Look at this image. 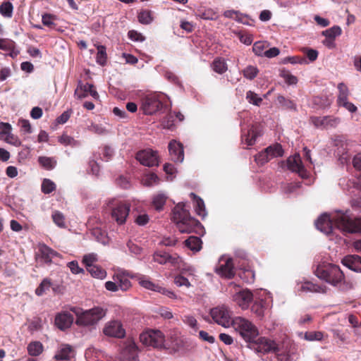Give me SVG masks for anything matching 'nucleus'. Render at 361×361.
<instances>
[{
	"mask_svg": "<svg viewBox=\"0 0 361 361\" xmlns=\"http://www.w3.org/2000/svg\"><path fill=\"white\" fill-rule=\"evenodd\" d=\"M106 59L107 56L105 47L102 45L98 46L96 57L97 62L102 66H104L106 63Z\"/></svg>",
	"mask_w": 361,
	"mask_h": 361,
	"instance_id": "nucleus-45",
	"label": "nucleus"
},
{
	"mask_svg": "<svg viewBox=\"0 0 361 361\" xmlns=\"http://www.w3.org/2000/svg\"><path fill=\"white\" fill-rule=\"evenodd\" d=\"M52 283L49 279H44L40 283L39 286L36 288L35 293L38 296L42 295L47 290H48Z\"/></svg>",
	"mask_w": 361,
	"mask_h": 361,
	"instance_id": "nucleus-43",
	"label": "nucleus"
},
{
	"mask_svg": "<svg viewBox=\"0 0 361 361\" xmlns=\"http://www.w3.org/2000/svg\"><path fill=\"white\" fill-rule=\"evenodd\" d=\"M172 221L182 233H197L201 224L190 215L183 204H178L173 209Z\"/></svg>",
	"mask_w": 361,
	"mask_h": 361,
	"instance_id": "nucleus-1",
	"label": "nucleus"
},
{
	"mask_svg": "<svg viewBox=\"0 0 361 361\" xmlns=\"http://www.w3.org/2000/svg\"><path fill=\"white\" fill-rule=\"evenodd\" d=\"M137 17L139 22L144 25L150 24L153 21L152 11L149 10L141 11Z\"/></svg>",
	"mask_w": 361,
	"mask_h": 361,
	"instance_id": "nucleus-40",
	"label": "nucleus"
},
{
	"mask_svg": "<svg viewBox=\"0 0 361 361\" xmlns=\"http://www.w3.org/2000/svg\"><path fill=\"white\" fill-rule=\"evenodd\" d=\"M232 300L242 310H245L248 309L250 302L253 300V295L249 290L245 289L235 293L232 296Z\"/></svg>",
	"mask_w": 361,
	"mask_h": 361,
	"instance_id": "nucleus-14",
	"label": "nucleus"
},
{
	"mask_svg": "<svg viewBox=\"0 0 361 361\" xmlns=\"http://www.w3.org/2000/svg\"><path fill=\"white\" fill-rule=\"evenodd\" d=\"M169 151L171 159L175 162H183L184 159V152L182 144L173 140L169 144Z\"/></svg>",
	"mask_w": 361,
	"mask_h": 361,
	"instance_id": "nucleus-19",
	"label": "nucleus"
},
{
	"mask_svg": "<svg viewBox=\"0 0 361 361\" xmlns=\"http://www.w3.org/2000/svg\"><path fill=\"white\" fill-rule=\"evenodd\" d=\"M325 337L322 331H307L305 334L304 338L308 341H319Z\"/></svg>",
	"mask_w": 361,
	"mask_h": 361,
	"instance_id": "nucleus-44",
	"label": "nucleus"
},
{
	"mask_svg": "<svg viewBox=\"0 0 361 361\" xmlns=\"http://www.w3.org/2000/svg\"><path fill=\"white\" fill-rule=\"evenodd\" d=\"M68 267L73 274H78L84 272V269L80 268L77 261H72L68 263Z\"/></svg>",
	"mask_w": 361,
	"mask_h": 361,
	"instance_id": "nucleus-62",
	"label": "nucleus"
},
{
	"mask_svg": "<svg viewBox=\"0 0 361 361\" xmlns=\"http://www.w3.org/2000/svg\"><path fill=\"white\" fill-rule=\"evenodd\" d=\"M209 314L213 321L224 328H229L233 323V312L226 305H220L210 310Z\"/></svg>",
	"mask_w": 361,
	"mask_h": 361,
	"instance_id": "nucleus-6",
	"label": "nucleus"
},
{
	"mask_svg": "<svg viewBox=\"0 0 361 361\" xmlns=\"http://www.w3.org/2000/svg\"><path fill=\"white\" fill-rule=\"evenodd\" d=\"M174 116L173 113H169L161 122L164 128L171 129L174 126Z\"/></svg>",
	"mask_w": 361,
	"mask_h": 361,
	"instance_id": "nucleus-58",
	"label": "nucleus"
},
{
	"mask_svg": "<svg viewBox=\"0 0 361 361\" xmlns=\"http://www.w3.org/2000/svg\"><path fill=\"white\" fill-rule=\"evenodd\" d=\"M258 136V132L252 127L248 130L246 134H243L242 139L247 146H252L255 143L256 139Z\"/></svg>",
	"mask_w": 361,
	"mask_h": 361,
	"instance_id": "nucleus-31",
	"label": "nucleus"
},
{
	"mask_svg": "<svg viewBox=\"0 0 361 361\" xmlns=\"http://www.w3.org/2000/svg\"><path fill=\"white\" fill-rule=\"evenodd\" d=\"M73 322V316L66 312L59 313L55 317V325L61 330L68 329Z\"/></svg>",
	"mask_w": 361,
	"mask_h": 361,
	"instance_id": "nucleus-20",
	"label": "nucleus"
},
{
	"mask_svg": "<svg viewBox=\"0 0 361 361\" xmlns=\"http://www.w3.org/2000/svg\"><path fill=\"white\" fill-rule=\"evenodd\" d=\"M58 140L61 145L64 146L75 147L80 145V142L78 140H75L73 137L65 133L60 136Z\"/></svg>",
	"mask_w": 361,
	"mask_h": 361,
	"instance_id": "nucleus-35",
	"label": "nucleus"
},
{
	"mask_svg": "<svg viewBox=\"0 0 361 361\" xmlns=\"http://www.w3.org/2000/svg\"><path fill=\"white\" fill-rule=\"evenodd\" d=\"M342 30L340 26L334 25L331 28H329L322 32V35L326 37V38L335 39L336 37H338L341 35Z\"/></svg>",
	"mask_w": 361,
	"mask_h": 361,
	"instance_id": "nucleus-39",
	"label": "nucleus"
},
{
	"mask_svg": "<svg viewBox=\"0 0 361 361\" xmlns=\"http://www.w3.org/2000/svg\"><path fill=\"white\" fill-rule=\"evenodd\" d=\"M342 263L351 270L361 271V257L358 255L346 256L343 259Z\"/></svg>",
	"mask_w": 361,
	"mask_h": 361,
	"instance_id": "nucleus-21",
	"label": "nucleus"
},
{
	"mask_svg": "<svg viewBox=\"0 0 361 361\" xmlns=\"http://www.w3.org/2000/svg\"><path fill=\"white\" fill-rule=\"evenodd\" d=\"M103 334L109 337L123 338L125 336L126 331L119 321L113 320L105 324L103 328Z\"/></svg>",
	"mask_w": 361,
	"mask_h": 361,
	"instance_id": "nucleus-12",
	"label": "nucleus"
},
{
	"mask_svg": "<svg viewBox=\"0 0 361 361\" xmlns=\"http://www.w3.org/2000/svg\"><path fill=\"white\" fill-rule=\"evenodd\" d=\"M56 189L55 183L50 179H44L42 184V191L44 194H49Z\"/></svg>",
	"mask_w": 361,
	"mask_h": 361,
	"instance_id": "nucleus-50",
	"label": "nucleus"
},
{
	"mask_svg": "<svg viewBox=\"0 0 361 361\" xmlns=\"http://www.w3.org/2000/svg\"><path fill=\"white\" fill-rule=\"evenodd\" d=\"M28 354L31 356H38L43 352V345L39 341H32L27 345Z\"/></svg>",
	"mask_w": 361,
	"mask_h": 361,
	"instance_id": "nucleus-32",
	"label": "nucleus"
},
{
	"mask_svg": "<svg viewBox=\"0 0 361 361\" xmlns=\"http://www.w3.org/2000/svg\"><path fill=\"white\" fill-rule=\"evenodd\" d=\"M220 264L216 268V271L218 274L226 278H231L234 276V267L231 258L221 259Z\"/></svg>",
	"mask_w": 361,
	"mask_h": 361,
	"instance_id": "nucleus-18",
	"label": "nucleus"
},
{
	"mask_svg": "<svg viewBox=\"0 0 361 361\" xmlns=\"http://www.w3.org/2000/svg\"><path fill=\"white\" fill-rule=\"evenodd\" d=\"M168 195L162 192H158L154 195L152 197V204L154 208L157 211L163 209L164 204H166Z\"/></svg>",
	"mask_w": 361,
	"mask_h": 361,
	"instance_id": "nucleus-25",
	"label": "nucleus"
},
{
	"mask_svg": "<svg viewBox=\"0 0 361 361\" xmlns=\"http://www.w3.org/2000/svg\"><path fill=\"white\" fill-rule=\"evenodd\" d=\"M71 310L76 316L75 324L80 326L94 327L106 314L105 309L95 307L87 310L73 307Z\"/></svg>",
	"mask_w": 361,
	"mask_h": 361,
	"instance_id": "nucleus-2",
	"label": "nucleus"
},
{
	"mask_svg": "<svg viewBox=\"0 0 361 361\" xmlns=\"http://www.w3.org/2000/svg\"><path fill=\"white\" fill-rule=\"evenodd\" d=\"M338 221V229L347 233H361V218L353 219L347 213H338L335 217Z\"/></svg>",
	"mask_w": 361,
	"mask_h": 361,
	"instance_id": "nucleus-10",
	"label": "nucleus"
},
{
	"mask_svg": "<svg viewBox=\"0 0 361 361\" xmlns=\"http://www.w3.org/2000/svg\"><path fill=\"white\" fill-rule=\"evenodd\" d=\"M39 163L47 169H51L56 165V161L51 157H39L38 158Z\"/></svg>",
	"mask_w": 361,
	"mask_h": 361,
	"instance_id": "nucleus-47",
	"label": "nucleus"
},
{
	"mask_svg": "<svg viewBox=\"0 0 361 361\" xmlns=\"http://www.w3.org/2000/svg\"><path fill=\"white\" fill-rule=\"evenodd\" d=\"M338 89L339 91V94L338 97V104H340L348 100V88L343 83H339L338 85Z\"/></svg>",
	"mask_w": 361,
	"mask_h": 361,
	"instance_id": "nucleus-42",
	"label": "nucleus"
},
{
	"mask_svg": "<svg viewBox=\"0 0 361 361\" xmlns=\"http://www.w3.org/2000/svg\"><path fill=\"white\" fill-rule=\"evenodd\" d=\"M268 47V44L264 42H257L253 44L252 50L257 56H264L265 49Z\"/></svg>",
	"mask_w": 361,
	"mask_h": 361,
	"instance_id": "nucleus-48",
	"label": "nucleus"
},
{
	"mask_svg": "<svg viewBox=\"0 0 361 361\" xmlns=\"http://www.w3.org/2000/svg\"><path fill=\"white\" fill-rule=\"evenodd\" d=\"M264 310L265 308L262 300L255 302L251 307L252 312L260 319L264 317Z\"/></svg>",
	"mask_w": 361,
	"mask_h": 361,
	"instance_id": "nucleus-41",
	"label": "nucleus"
},
{
	"mask_svg": "<svg viewBox=\"0 0 361 361\" xmlns=\"http://www.w3.org/2000/svg\"><path fill=\"white\" fill-rule=\"evenodd\" d=\"M310 121L317 128H328L336 127L339 123L340 120L332 116H312L310 118Z\"/></svg>",
	"mask_w": 361,
	"mask_h": 361,
	"instance_id": "nucleus-17",
	"label": "nucleus"
},
{
	"mask_svg": "<svg viewBox=\"0 0 361 361\" xmlns=\"http://www.w3.org/2000/svg\"><path fill=\"white\" fill-rule=\"evenodd\" d=\"M52 219L59 227L64 228L66 226L65 217L61 212L59 211L54 212L52 214Z\"/></svg>",
	"mask_w": 361,
	"mask_h": 361,
	"instance_id": "nucleus-52",
	"label": "nucleus"
},
{
	"mask_svg": "<svg viewBox=\"0 0 361 361\" xmlns=\"http://www.w3.org/2000/svg\"><path fill=\"white\" fill-rule=\"evenodd\" d=\"M139 284L146 288L147 290H153L155 292H158L159 290L160 286L154 283L152 281L149 280V278L146 276H140L138 278Z\"/></svg>",
	"mask_w": 361,
	"mask_h": 361,
	"instance_id": "nucleus-33",
	"label": "nucleus"
},
{
	"mask_svg": "<svg viewBox=\"0 0 361 361\" xmlns=\"http://www.w3.org/2000/svg\"><path fill=\"white\" fill-rule=\"evenodd\" d=\"M4 140L6 142L16 147H19L22 144L20 140L16 135H13L12 132H11V133H9L7 137H5Z\"/></svg>",
	"mask_w": 361,
	"mask_h": 361,
	"instance_id": "nucleus-57",
	"label": "nucleus"
},
{
	"mask_svg": "<svg viewBox=\"0 0 361 361\" xmlns=\"http://www.w3.org/2000/svg\"><path fill=\"white\" fill-rule=\"evenodd\" d=\"M211 68L214 72L219 74H223L228 70L227 63L225 59L222 58L215 59L211 64Z\"/></svg>",
	"mask_w": 361,
	"mask_h": 361,
	"instance_id": "nucleus-28",
	"label": "nucleus"
},
{
	"mask_svg": "<svg viewBox=\"0 0 361 361\" xmlns=\"http://www.w3.org/2000/svg\"><path fill=\"white\" fill-rule=\"evenodd\" d=\"M185 245L192 251L197 252L202 247V241L200 238L190 236L185 240Z\"/></svg>",
	"mask_w": 361,
	"mask_h": 361,
	"instance_id": "nucleus-36",
	"label": "nucleus"
},
{
	"mask_svg": "<svg viewBox=\"0 0 361 361\" xmlns=\"http://www.w3.org/2000/svg\"><path fill=\"white\" fill-rule=\"evenodd\" d=\"M174 283L176 284V286H185L187 288H189L190 287L191 284L189 282L188 279H186L185 277L183 276H177L175 277L174 279Z\"/></svg>",
	"mask_w": 361,
	"mask_h": 361,
	"instance_id": "nucleus-64",
	"label": "nucleus"
},
{
	"mask_svg": "<svg viewBox=\"0 0 361 361\" xmlns=\"http://www.w3.org/2000/svg\"><path fill=\"white\" fill-rule=\"evenodd\" d=\"M277 100L283 106L290 109H295V104L291 100L288 99L283 96H279Z\"/></svg>",
	"mask_w": 361,
	"mask_h": 361,
	"instance_id": "nucleus-61",
	"label": "nucleus"
},
{
	"mask_svg": "<svg viewBox=\"0 0 361 361\" xmlns=\"http://www.w3.org/2000/svg\"><path fill=\"white\" fill-rule=\"evenodd\" d=\"M265 150L267 153L269 160H271L274 158L282 157L283 154L282 147L279 144H275V145H271V146L267 147L265 149Z\"/></svg>",
	"mask_w": 361,
	"mask_h": 361,
	"instance_id": "nucleus-30",
	"label": "nucleus"
},
{
	"mask_svg": "<svg viewBox=\"0 0 361 361\" xmlns=\"http://www.w3.org/2000/svg\"><path fill=\"white\" fill-rule=\"evenodd\" d=\"M13 6L9 1L4 2L0 6V13L6 18H11L13 14Z\"/></svg>",
	"mask_w": 361,
	"mask_h": 361,
	"instance_id": "nucleus-46",
	"label": "nucleus"
},
{
	"mask_svg": "<svg viewBox=\"0 0 361 361\" xmlns=\"http://www.w3.org/2000/svg\"><path fill=\"white\" fill-rule=\"evenodd\" d=\"M184 324L190 327L195 332H196L199 327L197 319L191 315H185L183 318Z\"/></svg>",
	"mask_w": 361,
	"mask_h": 361,
	"instance_id": "nucleus-49",
	"label": "nucleus"
},
{
	"mask_svg": "<svg viewBox=\"0 0 361 361\" xmlns=\"http://www.w3.org/2000/svg\"><path fill=\"white\" fill-rule=\"evenodd\" d=\"M112 279L113 281H108L105 283V288L109 291H127L132 286L128 274L124 271L118 270L116 271L112 276Z\"/></svg>",
	"mask_w": 361,
	"mask_h": 361,
	"instance_id": "nucleus-7",
	"label": "nucleus"
},
{
	"mask_svg": "<svg viewBox=\"0 0 361 361\" xmlns=\"http://www.w3.org/2000/svg\"><path fill=\"white\" fill-rule=\"evenodd\" d=\"M260 351L264 353H278L279 348L277 344L271 340L263 338L259 345Z\"/></svg>",
	"mask_w": 361,
	"mask_h": 361,
	"instance_id": "nucleus-24",
	"label": "nucleus"
},
{
	"mask_svg": "<svg viewBox=\"0 0 361 361\" xmlns=\"http://www.w3.org/2000/svg\"><path fill=\"white\" fill-rule=\"evenodd\" d=\"M246 99L249 103L256 106H259L262 102V98L252 91H248L246 93Z\"/></svg>",
	"mask_w": 361,
	"mask_h": 361,
	"instance_id": "nucleus-51",
	"label": "nucleus"
},
{
	"mask_svg": "<svg viewBox=\"0 0 361 361\" xmlns=\"http://www.w3.org/2000/svg\"><path fill=\"white\" fill-rule=\"evenodd\" d=\"M231 326L246 342H253L259 335L256 326L243 317H235Z\"/></svg>",
	"mask_w": 361,
	"mask_h": 361,
	"instance_id": "nucleus-4",
	"label": "nucleus"
},
{
	"mask_svg": "<svg viewBox=\"0 0 361 361\" xmlns=\"http://www.w3.org/2000/svg\"><path fill=\"white\" fill-rule=\"evenodd\" d=\"M87 271L94 278L104 279L106 276V271L100 267L96 265L90 266V268H87Z\"/></svg>",
	"mask_w": 361,
	"mask_h": 361,
	"instance_id": "nucleus-38",
	"label": "nucleus"
},
{
	"mask_svg": "<svg viewBox=\"0 0 361 361\" xmlns=\"http://www.w3.org/2000/svg\"><path fill=\"white\" fill-rule=\"evenodd\" d=\"M315 275L333 286H337L344 280V274L339 267L332 264L322 263L318 265Z\"/></svg>",
	"mask_w": 361,
	"mask_h": 361,
	"instance_id": "nucleus-3",
	"label": "nucleus"
},
{
	"mask_svg": "<svg viewBox=\"0 0 361 361\" xmlns=\"http://www.w3.org/2000/svg\"><path fill=\"white\" fill-rule=\"evenodd\" d=\"M137 354V348L133 341H128L123 350V357L127 360H133Z\"/></svg>",
	"mask_w": 361,
	"mask_h": 361,
	"instance_id": "nucleus-22",
	"label": "nucleus"
},
{
	"mask_svg": "<svg viewBox=\"0 0 361 361\" xmlns=\"http://www.w3.org/2000/svg\"><path fill=\"white\" fill-rule=\"evenodd\" d=\"M258 73V69L254 66H248L243 70V75L249 80L254 79Z\"/></svg>",
	"mask_w": 361,
	"mask_h": 361,
	"instance_id": "nucleus-53",
	"label": "nucleus"
},
{
	"mask_svg": "<svg viewBox=\"0 0 361 361\" xmlns=\"http://www.w3.org/2000/svg\"><path fill=\"white\" fill-rule=\"evenodd\" d=\"M196 15L204 20H215L217 14L211 8H200L197 11Z\"/></svg>",
	"mask_w": 361,
	"mask_h": 361,
	"instance_id": "nucleus-34",
	"label": "nucleus"
},
{
	"mask_svg": "<svg viewBox=\"0 0 361 361\" xmlns=\"http://www.w3.org/2000/svg\"><path fill=\"white\" fill-rule=\"evenodd\" d=\"M93 87V85L86 83L85 85L79 84L76 90H75V97L78 99H83L87 95V89Z\"/></svg>",
	"mask_w": 361,
	"mask_h": 361,
	"instance_id": "nucleus-37",
	"label": "nucleus"
},
{
	"mask_svg": "<svg viewBox=\"0 0 361 361\" xmlns=\"http://www.w3.org/2000/svg\"><path fill=\"white\" fill-rule=\"evenodd\" d=\"M98 257L97 255L95 253H89L84 255L82 258V263L85 264L87 268H90V266H94L93 264L97 262Z\"/></svg>",
	"mask_w": 361,
	"mask_h": 361,
	"instance_id": "nucleus-54",
	"label": "nucleus"
},
{
	"mask_svg": "<svg viewBox=\"0 0 361 361\" xmlns=\"http://www.w3.org/2000/svg\"><path fill=\"white\" fill-rule=\"evenodd\" d=\"M140 342L145 346L163 349L168 348L165 343L164 334L159 330L149 329L140 336Z\"/></svg>",
	"mask_w": 361,
	"mask_h": 361,
	"instance_id": "nucleus-8",
	"label": "nucleus"
},
{
	"mask_svg": "<svg viewBox=\"0 0 361 361\" xmlns=\"http://www.w3.org/2000/svg\"><path fill=\"white\" fill-rule=\"evenodd\" d=\"M287 167L293 172H296L302 178L307 177V173L298 154L289 157L287 159Z\"/></svg>",
	"mask_w": 361,
	"mask_h": 361,
	"instance_id": "nucleus-15",
	"label": "nucleus"
},
{
	"mask_svg": "<svg viewBox=\"0 0 361 361\" xmlns=\"http://www.w3.org/2000/svg\"><path fill=\"white\" fill-rule=\"evenodd\" d=\"M18 126L23 133H31L32 127L28 120L20 118L18 120Z\"/></svg>",
	"mask_w": 361,
	"mask_h": 361,
	"instance_id": "nucleus-60",
	"label": "nucleus"
},
{
	"mask_svg": "<svg viewBox=\"0 0 361 361\" xmlns=\"http://www.w3.org/2000/svg\"><path fill=\"white\" fill-rule=\"evenodd\" d=\"M165 95L162 93H151L146 95L142 102L141 109L146 115H152L162 110L164 107Z\"/></svg>",
	"mask_w": 361,
	"mask_h": 361,
	"instance_id": "nucleus-5",
	"label": "nucleus"
},
{
	"mask_svg": "<svg viewBox=\"0 0 361 361\" xmlns=\"http://www.w3.org/2000/svg\"><path fill=\"white\" fill-rule=\"evenodd\" d=\"M298 291L302 293H323L324 289L314 283L310 281L302 283L298 288Z\"/></svg>",
	"mask_w": 361,
	"mask_h": 361,
	"instance_id": "nucleus-27",
	"label": "nucleus"
},
{
	"mask_svg": "<svg viewBox=\"0 0 361 361\" xmlns=\"http://www.w3.org/2000/svg\"><path fill=\"white\" fill-rule=\"evenodd\" d=\"M159 183V177L155 173L147 175L143 179V183L146 186H152Z\"/></svg>",
	"mask_w": 361,
	"mask_h": 361,
	"instance_id": "nucleus-55",
	"label": "nucleus"
},
{
	"mask_svg": "<svg viewBox=\"0 0 361 361\" xmlns=\"http://www.w3.org/2000/svg\"><path fill=\"white\" fill-rule=\"evenodd\" d=\"M338 213L341 212H338L332 214L331 216L327 214L321 215L315 222L317 228L326 235H329L332 233L334 226L338 228V221L335 218Z\"/></svg>",
	"mask_w": 361,
	"mask_h": 361,
	"instance_id": "nucleus-11",
	"label": "nucleus"
},
{
	"mask_svg": "<svg viewBox=\"0 0 361 361\" xmlns=\"http://www.w3.org/2000/svg\"><path fill=\"white\" fill-rule=\"evenodd\" d=\"M0 130V140H4L5 137H7L11 133L12 128L8 123L1 122Z\"/></svg>",
	"mask_w": 361,
	"mask_h": 361,
	"instance_id": "nucleus-56",
	"label": "nucleus"
},
{
	"mask_svg": "<svg viewBox=\"0 0 361 361\" xmlns=\"http://www.w3.org/2000/svg\"><path fill=\"white\" fill-rule=\"evenodd\" d=\"M73 355V352L69 345H62L55 355L54 357L57 360H68Z\"/></svg>",
	"mask_w": 361,
	"mask_h": 361,
	"instance_id": "nucleus-26",
	"label": "nucleus"
},
{
	"mask_svg": "<svg viewBox=\"0 0 361 361\" xmlns=\"http://www.w3.org/2000/svg\"><path fill=\"white\" fill-rule=\"evenodd\" d=\"M154 262L164 264L170 263L172 265H179L182 262V259L177 255H171L165 252L157 251L153 255Z\"/></svg>",
	"mask_w": 361,
	"mask_h": 361,
	"instance_id": "nucleus-16",
	"label": "nucleus"
},
{
	"mask_svg": "<svg viewBox=\"0 0 361 361\" xmlns=\"http://www.w3.org/2000/svg\"><path fill=\"white\" fill-rule=\"evenodd\" d=\"M136 159L141 164L148 167L157 166L159 164L157 152L152 149H144L138 152L136 154Z\"/></svg>",
	"mask_w": 361,
	"mask_h": 361,
	"instance_id": "nucleus-13",
	"label": "nucleus"
},
{
	"mask_svg": "<svg viewBox=\"0 0 361 361\" xmlns=\"http://www.w3.org/2000/svg\"><path fill=\"white\" fill-rule=\"evenodd\" d=\"M190 196L194 199V207L197 214L202 217H204L207 215V212L205 211V207L203 200L192 192L190 193Z\"/></svg>",
	"mask_w": 361,
	"mask_h": 361,
	"instance_id": "nucleus-29",
	"label": "nucleus"
},
{
	"mask_svg": "<svg viewBox=\"0 0 361 361\" xmlns=\"http://www.w3.org/2000/svg\"><path fill=\"white\" fill-rule=\"evenodd\" d=\"M108 207L111 210L112 219L118 224H123L126 222L130 212V205L116 199L109 201Z\"/></svg>",
	"mask_w": 361,
	"mask_h": 361,
	"instance_id": "nucleus-9",
	"label": "nucleus"
},
{
	"mask_svg": "<svg viewBox=\"0 0 361 361\" xmlns=\"http://www.w3.org/2000/svg\"><path fill=\"white\" fill-rule=\"evenodd\" d=\"M255 160L259 165H264L270 161L265 149L257 154L255 157Z\"/></svg>",
	"mask_w": 361,
	"mask_h": 361,
	"instance_id": "nucleus-59",
	"label": "nucleus"
},
{
	"mask_svg": "<svg viewBox=\"0 0 361 361\" xmlns=\"http://www.w3.org/2000/svg\"><path fill=\"white\" fill-rule=\"evenodd\" d=\"M88 130L91 132H93L99 135H104L107 133L106 129L104 126L98 124L92 123L91 126L88 127Z\"/></svg>",
	"mask_w": 361,
	"mask_h": 361,
	"instance_id": "nucleus-63",
	"label": "nucleus"
},
{
	"mask_svg": "<svg viewBox=\"0 0 361 361\" xmlns=\"http://www.w3.org/2000/svg\"><path fill=\"white\" fill-rule=\"evenodd\" d=\"M39 251L45 263H50L54 257L59 255L58 252L44 244L39 245Z\"/></svg>",
	"mask_w": 361,
	"mask_h": 361,
	"instance_id": "nucleus-23",
	"label": "nucleus"
}]
</instances>
